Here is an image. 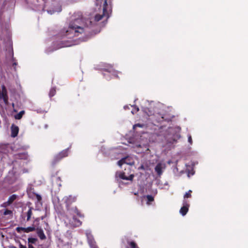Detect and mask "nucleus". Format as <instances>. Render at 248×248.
<instances>
[{"label":"nucleus","instance_id":"obj_1","mask_svg":"<svg viewBox=\"0 0 248 248\" xmlns=\"http://www.w3.org/2000/svg\"><path fill=\"white\" fill-rule=\"evenodd\" d=\"M84 24L82 18H78L72 20L69 23L67 28H64L61 31L62 35L68 38L78 36L84 31Z\"/></svg>","mask_w":248,"mask_h":248},{"label":"nucleus","instance_id":"obj_2","mask_svg":"<svg viewBox=\"0 0 248 248\" xmlns=\"http://www.w3.org/2000/svg\"><path fill=\"white\" fill-rule=\"evenodd\" d=\"M102 7H103V14L101 15L97 14L94 16V21L98 22L101 20L104 17H106V19L109 17L108 13V4L107 0H102Z\"/></svg>","mask_w":248,"mask_h":248},{"label":"nucleus","instance_id":"obj_3","mask_svg":"<svg viewBox=\"0 0 248 248\" xmlns=\"http://www.w3.org/2000/svg\"><path fill=\"white\" fill-rule=\"evenodd\" d=\"M64 203L66 204V208L67 211H71L72 207H71V204L75 202L77 200V197L72 195L65 196L63 199Z\"/></svg>","mask_w":248,"mask_h":248},{"label":"nucleus","instance_id":"obj_4","mask_svg":"<svg viewBox=\"0 0 248 248\" xmlns=\"http://www.w3.org/2000/svg\"><path fill=\"white\" fill-rule=\"evenodd\" d=\"M0 99H2L5 105H8V96L7 91L4 85L1 86V90H0Z\"/></svg>","mask_w":248,"mask_h":248},{"label":"nucleus","instance_id":"obj_5","mask_svg":"<svg viewBox=\"0 0 248 248\" xmlns=\"http://www.w3.org/2000/svg\"><path fill=\"white\" fill-rule=\"evenodd\" d=\"M134 161L133 158L129 156H126L125 157H124L122 158L121 160L118 161L117 164L121 167L122 165L124 164H126L130 166H132L134 165Z\"/></svg>","mask_w":248,"mask_h":248},{"label":"nucleus","instance_id":"obj_6","mask_svg":"<svg viewBox=\"0 0 248 248\" xmlns=\"http://www.w3.org/2000/svg\"><path fill=\"white\" fill-rule=\"evenodd\" d=\"M156 117V122L157 123H162L164 121L170 122L171 121L172 117L166 116L165 115H162L161 114H157L155 116Z\"/></svg>","mask_w":248,"mask_h":248},{"label":"nucleus","instance_id":"obj_7","mask_svg":"<svg viewBox=\"0 0 248 248\" xmlns=\"http://www.w3.org/2000/svg\"><path fill=\"white\" fill-rule=\"evenodd\" d=\"M116 177H119L120 179H123V180L132 181L133 178H134V175L132 174H130L129 176L127 177V176H126L125 175L124 172H117L116 173Z\"/></svg>","mask_w":248,"mask_h":248},{"label":"nucleus","instance_id":"obj_8","mask_svg":"<svg viewBox=\"0 0 248 248\" xmlns=\"http://www.w3.org/2000/svg\"><path fill=\"white\" fill-rule=\"evenodd\" d=\"M189 207V204L188 203L187 201L186 200H184L183 206L180 210V213L183 216H185L188 211Z\"/></svg>","mask_w":248,"mask_h":248},{"label":"nucleus","instance_id":"obj_9","mask_svg":"<svg viewBox=\"0 0 248 248\" xmlns=\"http://www.w3.org/2000/svg\"><path fill=\"white\" fill-rule=\"evenodd\" d=\"M88 242L92 248H96L95 242L93 235L91 233H87Z\"/></svg>","mask_w":248,"mask_h":248},{"label":"nucleus","instance_id":"obj_10","mask_svg":"<svg viewBox=\"0 0 248 248\" xmlns=\"http://www.w3.org/2000/svg\"><path fill=\"white\" fill-rule=\"evenodd\" d=\"M11 136L13 138L16 137L19 132V128L14 124H12L11 127Z\"/></svg>","mask_w":248,"mask_h":248},{"label":"nucleus","instance_id":"obj_11","mask_svg":"<svg viewBox=\"0 0 248 248\" xmlns=\"http://www.w3.org/2000/svg\"><path fill=\"white\" fill-rule=\"evenodd\" d=\"M14 157L15 159L26 160L28 158V155L26 152H23L15 154Z\"/></svg>","mask_w":248,"mask_h":248},{"label":"nucleus","instance_id":"obj_12","mask_svg":"<svg viewBox=\"0 0 248 248\" xmlns=\"http://www.w3.org/2000/svg\"><path fill=\"white\" fill-rule=\"evenodd\" d=\"M16 198L17 196L16 195H12L9 198L8 201L4 203V206L6 207L8 205L11 204L13 202L16 200Z\"/></svg>","mask_w":248,"mask_h":248},{"label":"nucleus","instance_id":"obj_13","mask_svg":"<svg viewBox=\"0 0 248 248\" xmlns=\"http://www.w3.org/2000/svg\"><path fill=\"white\" fill-rule=\"evenodd\" d=\"M37 233L38 237L40 238L41 240H45L46 239V236L44 234L42 229H38L37 231Z\"/></svg>","mask_w":248,"mask_h":248},{"label":"nucleus","instance_id":"obj_14","mask_svg":"<svg viewBox=\"0 0 248 248\" xmlns=\"http://www.w3.org/2000/svg\"><path fill=\"white\" fill-rule=\"evenodd\" d=\"M71 209H72L71 210V211H69V212L76 214L79 217H84L83 215L81 214L80 212L76 206L73 207Z\"/></svg>","mask_w":248,"mask_h":248},{"label":"nucleus","instance_id":"obj_15","mask_svg":"<svg viewBox=\"0 0 248 248\" xmlns=\"http://www.w3.org/2000/svg\"><path fill=\"white\" fill-rule=\"evenodd\" d=\"M155 170L158 175H161L162 173V164L161 163H158L155 166Z\"/></svg>","mask_w":248,"mask_h":248},{"label":"nucleus","instance_id":"obj_16","mask_svg":"<svg viewBox=\"0 0 248 248\" xmlns=\"http://www.w3.org/2000/svg\"><path fill=\"white\" fill-rule=\"evenodd\" d=\"M62 159V156L60 155H59V154H58L54 157V158L52 162V163L53 165H55V164H56L57 162L60 161Z\"/></svg>","mask_w":248,"mask_h":248},{"label":"nucleus","instance_id":"obj_17","mask_svg":"<svg viewBox=\"0 0 248 248\" xmlns=\"http://www.w3.org/2000/svg\"><path fill=\"white\" fill-rule=\"evenodd\" d=\"M68 150L69 149L68 148L62 150L59 153V155L61 156L62 158L67 156L68 155Z\"/></svg>","mask_w":248,"mask_h":248},{"label":"nucleus","instance_id":"obj_18","mask_svg":"<svg viewBox=\"0 0 248 248\" xmlns=\"http://www.w3.org/2000/svg\"><path fill=\"white\" fill-rule=\"evenodd\" d=\"M32 208L30 207L28 211L27 212V221H29L31 218V217L32 215Z\"/></svg>","mask_w":248,"mask_h":248},{"label":"nucleus","instance_id":"obj_19","mask_svg":"<svg viewBox=\"0 0 248 248\" xmlns=\"http://www.w3.org/2000/svg\"><path fill=\"white\" fill-rule=\"evenodd\" d=\"M25 114V111H20L18 113L15 115L14 117L16 120H20L22 118L23 115Z\"/></svg>","mask_w":248,"mask_h":248},{"label":"nucleus","instance_id":"obj_20","mask_svg":"<svg viewBox=\"0 0 248 248\" xmlns=\"http://www.w3.org/2000/svg\"><path fill=\"white\" fill-rule=\"evenodd\" d=\"M56 93V88L53 87L50 89L49 92V96L51 98L55 95Z\"/></svg>","mask_w":248,"mask_h":248},{"label":"nucleus","instance_id":"obj_21","mask_svg":"<svg viewBox=\"0 0 248 248\" xmlns=\"http://www.w3.org/2000/svg\"><path fill=\"white\" fill-rule=\"evenodd\" d=\"M35 228L34 227H28L27 228H24V232L28 233L31 232L35 231Z\"/></svg>","mask_w":248,"mask_h":248},{"label":"nucleus","instance_id":"obj_22","mask_svg":"<svg viewBox=\"0 0 248 248\" xmlns=\"http://www.w3.org/2000/svg\"><path fill=\"white\" fill-rule=\"evenodd\" d=\"M146 198L147 200V204H150V202H152L154 201V198L152 195H148L146 196Z\"/></svg>","mask_w":248,"mask_h":248},{"label":"nucleus","instance_id":"obj_23","mask_svg":"<svg viewBox=\"0 0 248 248\" xmlns=\"http://www.w3.org/2000/svg\"><path fill=\"white\" fill-rule=\"evenodd\" d=\"M192 192V191L191 190H189L187 192H186L184 196V199L191 198L192 196V195H191Z\"/></svg>","mask_w":248,"mask_h":248},{"label":"nucleus","instance_id":"obj_24","mask_svg":"<svg viewBox=\"0 0 248 248\" xmlns=\"http://www.w3.org/2000/svg\"><path fill=\"white\" fill-rule=\"evenodd\" d=\"M37 239L35 238L30 237L28 239V244H35L37 241Z\"/></svg>","mask_w":248,"mask_h":248},{"label":"nucleus","instance_id":"obj_25","mask_svg":"<svg viewBox=\"0 0 248 248\" xmlns=\"http://www.w3.org/2000/svg\"><path fill=\"white\" fill-rule=\"evenodd\" d=\"M128 244L131 248H139L137 244L134 241L128 242Z\"/></svg>","mask_w":248,"mask_h":248},{"label":"nucleus","instance_id":"obj_26","mask_svg":"<svg viewBox=\"0 0 248 248\" xmlns=\"http://www.w3.org/2000/svg\"><path fill=\"white\" fill-rule=\"evenodd\" d=\"M3 215H10L11 217H13V212L11 210L6 209L3 212Z\"/></svg>","mask_w":248,"mask_h":248},{"label":"nucleus","instance_id":"obj_27","mask_svg":"<svg viewBox=\"0 0 248 248\" xmlns=\"http://www.w3.org/2000/svg\"><path fill=\"white\" fill-rule=\"evenodd\" d=\"M73 219L74 220L75 224L77 226H79L81 225L82 222L79 219H77L75 217H73Z\"/></svg>","mask_w":248,"mask_h":248},{"label":"nucleus","instance_id":"obj_28","mask_svg":"<svg viewBox=\"0 0 248 248\" xmlns=\"http://www.w3.org/2000/svg\"><path fill=\"white\" fill-rule=\"evenodd\" d=\"M12 55L13 56V52L12 53ZM12 61L13 62V66L14 67L15 70L16 71V66L17 65V62L16 61V59H15V58H14L13 56L12 57Z\"/></svg>","mask_w":248,"mask_h":248},{"label":"nucleus","instance_id":"obj_29","mask_svg":"<svg viewBox=\"0 0 248 248\" xmlns=\"http://www.w3.org/2000/svg\"><path fill=\"white\" fill-rule=\"evenodd\" d=\"M34 194L35 195V196H36V198L38 201V202H40L42 201V197L41 196V195H39L38 194H37V193H34Z\"/></svg>","mask_w":248,"mask_h":248},{"label":"nucleus","instance_id":"obj_30","mask_svg":"<svg viewBox=\"0 0 248 248\" xmlns=\"http://www.w3.org/2000/svg\"><path fill=\"white\" fill-rule=\"evenodd\" d=\"M16 230L18 232H20L21 231L24 232V227H18L16 228Z\"/></svg>","mask_w":248,"mask_h":248},{"label":"nucleus","instance_id":"obj_31","mask_svg":"<svg viewBox=\"0 0 248 248\" xmlns=\"http://www.w3.org/2000/svg\"><path fill=\"white\" fill-rule=\"evenodd\" d=\"M56 181L58 183V185H59V186H61V178L60 177H58L56 178Z\"/></svg>","mask_w":248,"mask_h":248},{"label":"nucleus","instance_id":"obj_32","mask_svg":"<svg viewBox=\"0 0 248 248\" xmlns=\"http://www.w3.org/2000/svg\"><path fill=\"white\" fill-rule=\"evenodd\" d=\"M136 127H142V125L140 124H137L133 126V128H135Z\"/></svg>","mask_w":248,"mask_h":248},{"label":"nucleus","instance_id":"obj_33","mask_svg":"<svg viewBox=\"0 0 248 248\" xmlns=\"http://www.w3.org/2000/svg\"><path fill=\"white\" fill-rule=\"evenodd\" d=\"M188 142H189L190 144H192V138H191V136H189L188 137Z\"/></svg>","mask_w":248,"mask_h":248},{"label":"nucleus","instance_id":"obj_34","mask_svg":"<svg viewBox=\"0 0 248 248\" xmlns=\"http://www.w3.org/2000/svg\"><path fill=\"white\" fill-rule=\"evenodd\" d=\"M19 248H27L26 246L22 245L21 244H19Z\"/></svg>","mask_w":248,"mask_h":248},{"label":"nucleus","instance_id":"obj_35","mask_svg":"<svg viewBox=\"0 0 248 248\" xmlns=\"http://www.w3.org/2000/svg\"><path fill=\"white\" fill-rule=\"evenodd\" d=\"M28 248H34V247L31 244H28Z\"/></svg>","mask_w":248,"mask_h":248},{"label":"nucleus","instance_id":"obj_36","mask_svg":"<svg viewBox=\"0 0 248 248\" xmlns=\"http://www.w3.org/2000/svg\"><path fill=\"white\" fill-rule=\"evenodd\" d=\"M148 111H149V112H146L147 115L148 116H151L152 115V112H151L149 110H148Z\"/></svg>","mask_w":248,"mask_h":248},{"label":"nucleus","instance_id":"obj_37","mask_svg":"<svg viewBox=\"0 0 248 248\" xmlns=\"http://www.w3.org/2000/svg\"><path fill=\"white\" fill-rule=\"evenodd\" d=\"M140 168H141V169H143V166H141L140 167Z\"/></svg>","mask_w":248,"mask_h":248},{"label":"nucleus","instance_id":"obj_38","mask_svg":"<svg viewBox=\"0 0 248 248\" xmlns=\"http://www.w3.org/2000/svg\"><path fill=\"white\" fill-rule=\"evenodd\" d=\"M44 219V217H41V219Z\"/></svg>","mask_w":248,"mask_h":248},{"label":"nucleus","instance_id":"obj_39","mask_svg":"<svg viewBox=\"0 0 248 248\" xmlns=\"http://www.w3.org/2000/svg\"><path fill=\"white\" fill-rule=\"evenodd\" d=\"M137 111H138L139 110L138 108H137Z\"/></svg>","mask_w":248,"mask_h":248}]
</instances>
